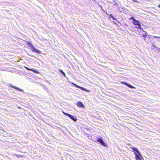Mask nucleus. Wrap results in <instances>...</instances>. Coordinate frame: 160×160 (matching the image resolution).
Wrapping results in <instances>:
<instances>
[{
  "instance_id": "f257e3e1",
  "label": "nucleus",
  "mask_w": 160,
  "mask_h": 160,
  "mask_svg": "<svg viewBox=\"0 0 160 160\" xmlns=\"http://www.w3.org/2000/svg\"><path fill=\"white\" fill-rule=\"evenodd\" d=\"M130 148L133 150L132 151L134 152L135 158L136 160H144L142 155L138 148L134 147H130Z\"/></svg>"
},
{
  "instance_id": "f03ea898",
  "label": "nucleus",
  "mask_w": 160,
  "mask_h": 160,
  "mask_svg": "<svg viewBox=\"0 0 160 160\" xmlns=\"http://www.w3.org/2000/svg\"><path fill=\"white\" fill-rule=\"evenodd\" d=\"M131 19L133 20L132 22L133 24L134 25H136L135 28L142 30L141 28V24L142 23L140 21L136 20L133 17H132L131 18Z\"/></svg>"
},
{
  "instance_id": "7ed1b4c3",
  "label": "nucleus",
  "mask_w": 160,
  "mask_h": 160,
  "mask_svg": "<svg viewBox=\"0 0 160 160\" xmlns=\"http://www.w3.org/2000/svg\"><path fill=\"white\" fill-rule=\"evenodd\" d=\"M63 113L68 116L74 122H76L77 121V118L75 116H73L72 115H71L67 113L66 112H64L63 111H62Z\"/></svg>"
},
{
  "instance_id": "20e7f679",
  "label": "nucleus",
  "mask_w": 160,
  "mask_h": 160,
  "mask_svg": "<svg viewBox=\"0 0 160 160\" xmlns=\"http://www.w3.org/2000/svg\"><path fill=\"white\" fill-rule=\"evenodd\" d=\"M97 141L100 143L103 146L105 147H107V144L104 142L102 138H100L97 139Z\"/></svg>"
},
{
  "instance_id": "39448f33",
  "label": "nucleus",
  "mask_w": 160,
  "mask_h": 160,
  "mask_svg": "<svg viewBox=\"0 0 160 160\" xmlns=\"http://www.w3.org/2000/svg\"><path fill=\"white\" fill-rule=\"evenodd\" d=\"M31 49L32 51L34 52L38 53V54L41 53V51H40L39 49L36 48L33 46L31 48Z\"/></svg>"
},
{
  "instance_id": "423d86ee",
  "label": "nucleus",
  "mask_w": 160,
  "mask_h": 160,
  "mask_svg": "<svg viewBox=\"0 0 160 160\" xmlns=\"http://www.w3.org/2000/svg\"><path fill=\"white\" fill-rule=\"evenodd\" d=\"M72 84L74 85V86L76 88H79L81 89L83 91H87V90L85 88H84L81 87L80 86H78L77 84H76L74 83H73Z\"/></svg>"
},
{
  "instance_id": "0eeeda50",
  "label": "nucleus",
  "mask_w": 160,
  "mask_h": 160,
  "mask_svg": "<svg viewBox=\"0 0 160 160\" xmlns=\"http://www.w3.org/2000/svg\"><path fill=\"white\" fill-rule=\"evenodd\" d=\"M9 86L10 87L12 88H15V89L17 90H18V91H20L22 92H23V90H22V89H21L18 87H16V86H13L12 85H11V84H10L9 85Z\"/></svg>"
},
{
  "instance_id": "6e6552de",
  "label": "nucleus",
  "mask_w": 160,
  "mask_h": 160,
  "mask_svg": "<svg viewBox=\"0 0 160 160\" xmlns=\"http://www.w3.org/2000/svg\"><path fill=\"white\" fill-rule=\"evenodd\" d=\"M121 83L125 85H126L127 86H128V87L129 88H135L133 86H132V85H131L129 84H128L126 82H121Z\"/></svg>"
},
{
  "instance_id": "1a4fd4ad",
  "label": "nucleus",
  "mask_w": 160,
  "mask_h": 160,
  "mask_svg": "<svg viewBox=\"0 0 160 160\" xmlns=\"http://www.w3.org/2000/svg\"><path fill=\"white\" fill-rule=\"evenodd\" d=\"M77 105L78 107H80L83 108L84 107V106L82 103L80 101H78L77 102Z\"/></svg>"
},
{
  "instance_id": "9d476101",
  "label": "nucleus",
  "mask_w": 160,
  "mask_h": 160,
  "mask_svg": "<svg viewBox=\"0 0 160 160\" xmlns=\"http://www.w3.org/2000/svg\"><path fill=\"white\" fill-rule=\"evenodd\" d=\"M59 72L62 74L64 77L66 76V75L65 73L61 69H59Z\"/></svg>"
},
{
  "instance_id": "9b49d317",
  "label": "nucleus",
  "mask_w": 160,
  "mask_h": 160,
  "mask_svg": "<svg viewBox=\"0 0 160 160\" xmlns=\"http://www.w3.org/2000/svg\"><path fill=\"white\" fill-rule=\"evenodd\" d=\"M28 46L29 47H30L31 48L33 46L32 44V43L30 42H28Z\"/></svg>"
},
{
  "instance_id": "f8f14e48",
  "label": "nucleus",
  "mask_w": 160,
  "mask_h": 160,
  "mask_svg": "<svg viewBox=\"0 0 160 160\" xmlns=\"http://www.w3.org/2000/svg\"><path fill=\"white\" fill-rule=\"evenodd\" d=\"M110 16L113 20H117L112 14H110Z\"/></svg>"
},
{
  "instance_id": "ddd939ff",
  "label": "nucleus",
  "mask_w": 160,
  "mask_h": 160,
  "mask_svg": "<svg viewBox=\"0 0 160 160\" xmlns=\"http://www.w3.org/2000/svg\"><path fill=\"white\" fill-rule=\"evenodd\" d=\"M144 32H145V34H143L142 35V36L144 38H146V37H147V35H146L147 32L145 31H144Z\"/></svg>"
},
{
  "instance_id": "4468645a",
  "label": "nucleus",
  "mask_w": 160,
  "mask_h": 160,
  "mask_svg": "<svg viewBox=\"0 0 160 160\" xmlns=\"http://www.w3.org/2000/svg\"><path fill=\"white\" fill-rule=\"evenodd\" d=\"M152 46L156 48H158L155 45L154 43H152Z\"/></svg>"
},
{
  "instance_id": "2eb2a0df",
  "label": "nucleus",
  "mask_w": 160,
  "mask_h": 160,
  "mask_svg": "<svg viewBox=\"0 0 160 160\" xmlns=\"http://www.w3.org/2000/svg\"><path fill=\"white\" fill-rule=\"evenodd\" d=\"M152 37L155 38H158L160 39V37H158L155 36H153Z\"/></svg>"
},
{
  "instance_id": "dca6fc26",
  "label": "nucleus",
  "mask_w": 160,
  "mask_h": 160,
  "mask_svg": "<svg viewBox=\"0 0 160 160\" xmlns=\"http://www.w3.org/2000/svg\"><path fill=\"white\" fill-rule=\"evenodd\" d=\"M27 70H31V69H29L27 67H25V66H24V67Z\"/></svg>"
},
{
  "instance_id": "f3484780",
  "label": "nucleus",
  "mask_w": 160,
  "mask_h": 160,
  "mask_svg": "<svg viewBox=\"0 0 160 160\" xmlns=\"http://www.w3.org/2000/svg\"><path fill=\"white\" fill-rule=\"evenodd\" d=\"M133 1L135 2H138V1L136 0H133Z\"/></svg>"
},
{
  "instance_id": "a211bd4d",
  "label": "nucleus",
  "mask_w": 160,
  "mask_h": 160,
  "mask_svg": "<svg viewBox=\"0 0 160 160\" xmlns=\"http://www.w3.org/2000/svg\"><path fill=\"white\" fill-rule=\"evenodd\" d=\"M158 7L159 8H160V5H158Z\"/></svg>"
},
{
  "instance_id": "6ab92c4d",
  "label": "nucleus",
  "mask_w": 160,
  "mask_h": 160,
  "mask_svg": "<svg viewBox=\"0 0 160 160\" xmlns=\"http://www.w3.org/2000/svg\"><path fill=\"white\" fill-rule=\"evenodd\" d=\"M18 108H21L20 107H19Z\"/></svg>"
},
{
  "instance_id": "aec40b11",
  "label": "nucleus",
  "mask_w": 160,
  "mask_h": 160,
  "mask_svg": "<svg viewBox=\"0 0 160 160\" xmlns=\"http://www.w3.org/2000/svg\"><path fill=\"white\" fill-rule=\"evenodd\" d=\"M159 51H160V49H159Z\"/></svg>"
}]
</instances>
